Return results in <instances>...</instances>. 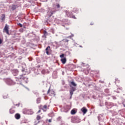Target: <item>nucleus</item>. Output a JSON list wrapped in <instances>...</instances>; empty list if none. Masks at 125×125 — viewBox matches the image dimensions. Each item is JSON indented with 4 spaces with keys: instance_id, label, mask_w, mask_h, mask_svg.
I'll return each instance as SVG.
<instances>
[{
    "instance_id": "nucleus-1",
    "label": "nucleus",
    "mask_w": 125,
    "mask_h": 125,
    "mask_svg": "<svg viewBox=\"0 0 125 125\" xmlns=\"http://www.w3.org/2000/svg\"><path fill=\"white\" fill-rule=\"evenodd\" d=\"M66 14L68 17H70V18H73L74 19H76V17L73 15V14L71 13H70V11H65Z\"/></svg>"
},
{
    "instance_id": "nucleus-2",
    "label": "nucleus",
    "mask_w": 125,
    "mask_h": 125,
    "mask_svg": "<svg viewBox=\"0 0 125 125\" xmlns=\"http://www.w3.org/2000/svg\"><path fill=\"white\" fill-rule=\"evenodd\" d=\"M47 94H49L50 96H55V92L53 90H50V88L47 91Z\"/></svg>"
},
{
    "instance_id": "nucleus-3",
    "label": "nucleus",
    "mask_w": 125,
    "mask_h": 125,
    "mask_svg": "<svg viewBox=\"0 0 125 125\" xmlns=\"http://www.w3.org/2000/svg\"><path fill=\"white\" fill-rule=\"evenodd\" d=\"M9 27L8 26V25H7V24H6L3 31H4L5 32V33L7 34V35H9Z\"/></svg>"
},
{
    "instance_id": "nucleus-4",
    "label": "nucleus",
    "mask_w": 125,
    "mask_h": 125,
    "mask_svg": "<svg viewBox=\"0 0 125 125\" xmlns=\"http://www.w3.org/2000/svg\"><path fill=\"white\" fill-rule=\"evenodd\" d=\"M76 90V89L75 87H71V89L70 90L69 92H70V98H72V96L73 95V94H74V91H75Z\"/></svg>"
},
{
    "instance_id": "nucleus-5",
    "label": "nucleus",
    "mask_w": 125,
    "mask_h": 125,
    "mask_svg": "<svg viewBox=\"0 0 125 125\" xmlns=\"http://www.w3.org/2000/svg\"><path fill=\"white\" fill-rule=\"evenodd\" d=\"M7 83L9 84V85H11V84H13V81L11 79H7Z\"/></svg>"
},
{
    "instance_id": "nucleus-6",
    "label": "nucleus",
    "mask_w": 125,
    "mask_h": 125,
    "mask_svg": "<svg viewBox=\"0 0 125 125\" xmlns=\"http://www.w3.org/2000/svg\"><path fill=\"white\" fill-rule=\"evenodd\" d=\"M49 50H50V46H47L45 49V51L47 55H49Z\"/></svg>"
},
{
    "instance_id": "nucleus-7",
    "label": "nucleus",
    "mask_w": 125,
    "mask_h": 125,
    "mask_svg": "<svg viewBox=\"0 0 125 125\" xmlns=\"http://www.w3.org/2000/svg\"><path fill=\"white\" fill-rule=\"evenodd\" d=\"M82 112H83V114H86V112H87V109H86L85 107H83L81 109Z\"/></svg>"
},
{
    "instance_id": "nucleus-8",
    "label": "nucleus",
    "mask_w": 125,
    "mask_h": 125,
    "mask_svg": "<svg viewBox=\"0 0 125 125\" xmlns=\"http://www.w3.org/2000/svg\"><path fill=\"white\" fill-rule=\"evenodd\" d=\"M42 110L43 111V112H46V110H47V105H44L41 108Z\"/></svg>"
},
{
    "instance_id": "nucleus-9",
    "label": "nucleus",
    "mask_w": 125,
    "mask_h": 125,
    "mask_svg": "<svg viewBox=\"0 0 125 125\" xmlns=\"http://www.w3.org/2000/svg\"><path fill=\"white\" fill-rule=\"evenodd\" d=\"M21 117V116H20V114H19V113H17L15 115V117L17 120H19V119H20Z\"/></svg>"
},
{
    "instance_id": "nucleus-10",
    "label": "nucleus",
    "mask_w": 125,
    "mask_h": 125,
    "mask_svg": "<svg viewBox=\"0 0 125 125\" xmlns=\"http://www.w3.org/2000/svg\"><path fill=\"white\" fill-rule=\"evenodd\" d=\"M61 61L62 62V64H65L67 61L66 58H64L61 59Z\"/></svg>"
},
{
    "instance_id": "nucleus-11",
    "label": "nucleus",
    "mask_w": 125,
    "mask_h": 125,
    "mask_svg": "<svg viewBox=\"0 0 125 125\" xmlns=\"http://www.w3.org/2000/svg\"><path fill=\"white\" fill-rule=\"evenodd\" d=\"M77 113V111H76L75 109H72L71 111V115H75Z\"/></svg>"
},
{
    "instance_id": "nucleus-12",
    "label": "nucleus",
    "mask_w": 125,
    "mask_h": 125,
    "mask_svg": "<svg viewBox=\"0 0 125 125\" xmlns=\"http://www.w3.org/2000/svg\"><path fill=\"white\" fill-rule=\"evenodd\" d=\"M43 34H44V38H46V36H47L48 35V33H47V32H46V31L44 30L43 31Z\"/></svg>"
},
{
    "instance_id": "nucleus-13",
    "label": "nucleus",
    "mask_w": 125,
    "mask_h": 125,
    "mask_svg": "<svg viewBox=\"0 0 125 125\" xmlns=\"http://www.w3.org/2000/svg\"><path fill=\"white\" fill-rule=\"evenodd\" d=\"M42 118L41 117V116L40 115H38L36 117L37 121H40Z\"/></svg>"
},
{
    "instance_id": "nucleus-14",
    "label": "nucleus",
    "mask_w": 125,
    "mask_h": 125,
    "mask_svg": "<svg viewBox=\"0 0 125 125\" xmlns=\"http://www.w3.org/2000/svg\"><path fill=\"white\" fill-rule=\"evenodd\" d=\"M10 114H14V113H15V110H13L12 109H10Z\"/></svg>"
},
{
    "instance_id": "nucleus-15",
    "label": "nucleus",
    "mask_w": 125,
    "mask_h": 125,
    "mask_svg": "<svg viewBox=\"0 0 125 125\" xmlns=\"http://www.w3.org/2000/svg\"><path fill=\"white\" fill-rule=\"evenodd\" d=\"M71 84H72V85H73V86H77V84H76V83H75V82H71Z\"/></svg>"
},
{
    "instance_id": "nucleus-16",
    "label": "nucleus",
    "mask_w": 125,
    "mask_h": 125,
    "mask_svg": "<svg viewBox=\"0 0 125 125\" xmlns=\"http://www.w3.org/2000/svg\"><path fill=\"white\" fill-rule=\"evenodd\" d=\"M5 19V15L2 14L1 16V20L3 21Z\"/></svg>"
},
{
    "instance_id": "nucleus-17",
    "label": "nucleus",
    "mask_w": 125,
    "mask_h": 125,
    "mask_svg": "<svg viewBox=\"0 0 125 125\" xmlns=\"http://www.w3.org/2000/svg\"><path fill=\"white\" fill-rule=\"evenodd\" d=\"M16 5H13L12 7V9H13V10H15V9H16Z\"/></svg>"
},
{
    "instance_id": "nucleus-18",
    "label": "nucleus",
    "mask_w": 125,
    "mask_h": 125,
    "mask_svg": "<svg viewBox=\"0 0 125 125\" xmlns=\"http://www.w3.org/2000/svg\"><path fill=\"white\" fill-rule=\"evenodd\" d=\"M64 56H65V55H64V54H62V55H61L60 56V57L61 58H64Z\"/></svg>"
},
{
    "instance_id": "nucleus-19",
    "label": "nucleus",
    "mask_w": 125,
    "mask_h": 125,
    "mask_svg": "<svg viewBox=\"0 0 125 125\" xmlns=\"http://www.w3.org/2000/svg\"><path fill=\"white\" fill-rule=\"evenodd\" d=\"M56 6H57V8H60V5L59 4H57Z\"/></svg>"
},
{
    "instance_id": "nucleus-20",
    "label": "nucleus",
    "mask_w": 125,
    "mask_h": 125,
    "mask_svg": "<svg viewBox=\"0 0 125 125\" xmlns=\"http://www.w3.org/2000/svg\"><path fill=\"white\" fill-rule=\"evenodd\" d=\"M18 25H19V26H20L21 27H22V26H23V25H22V24H21V23H19Z\"/></svg>"
},
{
    "instance_id": "nucleus-21",
    "label": "nucleus",
    "mask_w": 125,
    "mask_h": 125,
    "mask_svg": "<svg viewBox=\"0 0 125 125\" xmlns=\"http://www.w3.org/2000/svg\"><path fill=\"white\" fill-rule=\"evenodd\" d=\"M1 43H2V40L0 39V44H1Z\"/></svg>"
},
{
    "instance_id": "nucleus-22",
    "label": "nucleus",
    "mask_w": 125,
    "mask_h": 125,
    "mask_svg": "<svg viewBox=\"0 0 125 125\" xmlns=\"http://www.w3.org/2000/svg\"><path fill=\"white\" fill-rule=\"evenodd\" d=\"M74 11H75V12H76V11H78V9L74 8Z\"/></svg>"
},
{
    "instance_id": "nucleus-23",
    "label": "nucleus",
    "mask_w": 125,
    "mask_h": 125,
    "mask_svg": "<svg viewBox=\"0 0 125 125\" xmlns=\"http://www.w3.org/2000/svg\"><path fill=\"white\" fill-rule=\"evenodd\" d=\"M42 111V110H41V109H40L38 112H37V114H39V113H41V112Z\"/></svg>"
},
{
    "instance_id": "nucleus-24",
    "label": "nucleus",
    "mask_w": 125,
    "mask_h": 125,
    "mask_svg": "<svg viewBox=\"0 0 125 125\" xmlns=\"http://www.w3.org/2000/svg\"><path fill=\"white\" fill-rule=\"evenodd\" d=\"M64 42H69V40H65Z\"/></svg>"
},
{
    "instance_id": "nucleus-25",
    "label": "nucleus",
    "mask_w": 125,
    "mask_h": 125,
    "mask_svg": "<svg viewBox=\"0 0 125 125\" xmlns=\"http://www.w3.org/2000/svg\"><path fill=\"white\" fill-rule=\"evenodd\" d=\"M48 122H49V123H51V120L49 119V120H48Z\"/></svg>"
},
{
    "instance_id": "nucleus-26",
    "label": "nucleus",
    "mask_w": 125,
    "mask_h": 125,
    "mask_svg": "<svg viewBox=\"0 0 125 125\" xmlns=\"http://www.w3.org/2000/svg\"><path fill=\"white\" fill-rule=\"evenodd\" d=\"M40 101V99H37V101Z\"/></svg>"
},
{
    "instance_id": "nucleus-27",
    "label": "nucleus",
    "mask_w": 125,
    "mask_h": 125,
    "mask_svg": "<svg viewBox=\"0 0 125 125\" xmlns=\"http://www.w3.org/2000/svg\"><path fill=\"white\" fill-rule=\"evenodd\" d=\"M93 23H91V25H93Z\"/></svg>"
},
{
    "instance_id": "nucleus-28",
    "label": "nucleus",
    "mask_w": 125,
    "mask_h": 125,
    "mask_svg": "<svg viewBox=\"0 0 125 125\" xmlns=\"http://www.w3.org/2000/svg\"><path fill=\"white\" fill-rule=\"evenodd\" d=\"M124 106L125 107V105H124Z\"/></svg>"
}]
</instances>
